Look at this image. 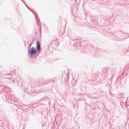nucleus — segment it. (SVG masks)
Returning <instances> with one entry per match:
<instances>
[{
  "label": "nucleus",
  "mask_w": 129,
  "mask_h": 129,
  "mask_svg": "<svg viewBox=\"0 0 129 129\" xmlns=\"http://www.w3.org/2000/svg\"><path fill=\"white\" fill-rule=\"evenodd\" d=\"M29 51V54L31 57L37 54V48L35 47H32Z\"/></svg>",
  "instance_id": "1"
},
{
  "label": "nucleus",
  "mask_w": 129,
  "mask_h": 129,
  "mask_svg": "<svg viewBox=\"0 0 129 129\" xmlns=\"http://www.w3.org/2000/svg\"><path fill=\"white\" fill-rule=\"evenodd\" d=\"M37 50L39 51V50H40V41H38L37 44Z\"/></svg>",
  "instance_id": "2"
}]
</instances>
